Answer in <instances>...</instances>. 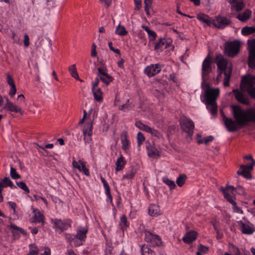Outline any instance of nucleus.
Returning a JSON list of instances; mask_svg holds the SVG:
<instances>
[{"label": "nucleus", "instance_id": "obj_62", "mask_svg": "<svg viewBox=\"0 0 255 255\" xmlns=\"http://www.w3.org/2000/svg\"><path fill=\"white\" fill-rule=\"evenodd\" d=\"M72 165L74 168H77L80 171H81V168L80 164L78 162H77L75 160H73L72 162Z\"/></svg>", "mask_w": 255, "mask_h": 255}, {"label": "nucleus", "instance_id": "obj_31", "mask_svg": "<svg viewBox=\"0 0 255 255\" xmlns=\"http://www.w3.org/2000/svg\"><path fill=\"white\" fill-rule=\"evenodd\" d=\"M240 169L242 170H238L237 172L238 175H242L247 179L251 178V174L250 171L252 169L246 167H240Z\"/></svg>", "mask_w": 255, "mask_h": 255}, {"label": "nucleus", "instance_id": "obj_57", "mask_svg": "<svg viewBox=\"0 0 255 255\" xmlns=\"http://www.w3.org/2000/svg\"><path fill=\"white\" fill-rule=\"evenodd\" d=\"M97 55V53L96 52V45L95 43H93L92 46V50H91V56L94 57H96Z\"/></svg>", "mask_w": 255, "mask_h": 255}, {"label": "nucleus", "instance_id": "obj_54", "mask_svg": "<svg viewBox=\"0 0 255 255\" xmlns=\"http://www.w3.org/2000/svg\"><path fill=\"white\" fill-rule=\"evenodd\" d=\"M16 92L15 85H12L10 86V89L9 92V95L10 97H13Z\"/></svg>", "mask_w": 255, "mask_h": 255}, {"label": "nucleus", "instance_id": "obj_35", "mask_svg": "<svg viewBox=\"0 0 255 255\" xmlns=\"http://www.w3.org/2000/svg\"><path fill=\"white\" fill-rule=\"evenodd\" d=\"M69 71L72 77L75 78L76 80H79L80 82H83V80L79 78V75L77 72L75 64H73L70 66L69 67Z\"/></svg>", "mask_w": 255, "mask_h": 255}, {"label": "nucleus", "instance_id": "obj_21", "mask_svg": "<svg viewBox=\"0 0 255 255\" xmlns=\"http://www.w3.org/2000/svg\"><path fill=\"white\" fill-rule=\"evenodd\" d=\"M197 233L195 231H191L187 233L182 238L183 241L187 244H189L196 239Z\"/></svg>", "mask_w": 255, "mask_h": 255}, {"label": "nucleus", "instance_id": "obj_9", "mask_svg": "<svg viewBox=\"0 0 255 255\" xmlns=\"http://www.w3.org/2000/svg\"><path fill=\"white\" fill-rule=\"evenodd\" d=\"M135 126L139 129L150 133L152 135L158 138L162 137L161 133L157 130L148 127V126L143 124L140 121L135 122Z\"/></svg>", "mask_w": 255, "mask_h": 255}, {"label": "nucleus", "instance_id": "obj_7", "mask_svg": "<svg viewBox=\"0 0 255 255\" xmlns=\"http://www.w3.org/2000/svg\"><path fill=\"white\" fill-rule=\"evenodd\" d=\"M243 221H238V225L240 230L244 234L250 235L255 231L254 225L249 222L245 217L243 218Z\"/></svg>", "mask_w": 255, "mask_h": 255}, {"label": "nucleus", "instance_id": "obj_14", "mask_svg": "<svg viewBox=\"0 0 255 255\" xmlns=\"http://www.w3.org/2000/svg\"><path fill=\"white\" fill-rule=\"evenodd\" d=\"M98 75L100 80L106 85H108L114 80L113 77L108 74L107 70L102 67L98 68Z\"/></svg>", "mask_w": 255, "mask_h": 255}, {"label": "nucleus", "instance_id": "obj_53", "mask_svg": "<svg viewBox=\"0 0 255 255\" xmlns=\"http://www.w3.org/2000/svg\"><path fill=\"white\" fill-rule=\"evenodd\" d=\"M207 106H211V113L212 114V115H214L216 113V112H217V103H213V104H209V105H206Z\"/></svg>", "mask_w": 255, "mask_h": 255}, {"label": "nucleus", "instance_id": "obj_22", "mask_svg": "<svg viewBox=\"0 0 255 255\" xmlns=\"http://www.w3.org/2000/svg\"><path fill=\"white\" fill-rule=\"evenodd\" d=\"M148 155L152 158H155L156 156H160L159 151L154 146L149 145L146 147Z\"/></svg>", "mask_w": 255, "mask_h": 255}, {"label": "nucleus", "instance_id": "obj_6", "mask_svg": "<svg viewBox=\"0 0 255 255\" xmlns=\"http://www.w3.org/2000/svg\"><path fill=\"white\" fill-rule=\"evenodd\" d=\"M51 223L53 224V228L56 232L62 233L67 230L71 226L70 220L62 221L61 219H51Z\"/></svg>", "mask_w": 255, "mask_h": 255}, {"label": "nucleus", "instance_id": "obj_26", "mask_svg": "<svg viewBox=\"0 0 255 255\" xmlns=\"http://www.w3.org/2000/svg\"><path fill=\"white\" fill-rule=\"evenodd\" d=\"M121 141L122 143V149L123 150H126L128 147L129 140L127 137V132L126 131H124L121 134Z\"/></svg>", "mask_w": 255, "mask_h": 255}, {"label": "nucleus", "instance_id": "obj_19", "mask_svg": "<svg viewBox=\"0 0 255 255\" xmlns=\"http://www.w3.org/2000/svg\"><path fill=\"white\" fill-rule=\"evenodd\" d=\"M160 71V65L156 64L147 66L144 70V72L148 77H150L158 73Z\"/></svg>", "mask_w": 255, "mask_h": 255}, {"label": "nucleus", "instance_id": "obj_49", "mask_svg": "<svg viewBox=\"0 0 255 255\" xmlns=\"http://www.w3.org/2000/svg\"><path fill=\"white\" fill-rule=\"evenodd\" d=\"M135 172L133 170H131L129 172L127 173L126 174L123 175V179L129 180L132 179L135 175Z\"/></svg>", "mask_w": 255, "mask_h": 255}, {"label": "nucleus", "instance_id": "obj_38", "mask_svg": "<svg viewBox=\"0 0 255 255\" xmlns=\"http://www.w3.org/2000/svg\"><path fill=\"white\" fill-rule=\"evenodd\" d=\"M10 228L12 230L11 233L12 234L13 236L15 238H18L20 236L19 227L13 224H11L10 225Z\"/></svg>", "mask_w": 255, "mask_h": 255}, {"label": "nucleus", "instance_id": "obj_18", "mask_svg": "<svg viewBox=\"0 0 255 255\" xmlns=\"http://www.w3.org/2000/svg\"><path fill=\"white\" fill-rule=\"evenodd\" d=\"M93 123L92 122L86 123L83 129L84 140L86 142H88L91 140V136L92 134Z\"/></svg>", "mask_w": 255, "mask_h": 255}, {"label": "nucleus", "instance_id": "obj_25", "mask_svg": "<svg viewBox=\"0 0 255 255\" xmlns=\"http://www.w3.org/2000/svg\"><path fill=\"white\" fill-rule=\"evenodd\" d=\"M148 213L150 216H156L160 215V210L158 205L156 204L151 205L148 209Z\"/></svg>", "mask_w": 255, "mask_h": 255}, {"label": "nucleus", "instance_id": "obj_55", "mask_svg": "<svg viewBox=\"0 0 255 255\" xmlns=\"http://www.w3.org/2000/svg\"><path fill=\"white\" fill-rule=\"evenodd\" d=\"M65 237L66 239L69 242H70L72 241H75V235H71L70 234H65Z\"/></svg>", "mask_w": 255, "mask_h": 255}, {"label": "nucleus", "instance_id": "obj_32", "mask_svg": "<svg viewBox=\"0 0 255 255\" xmlns=\"http://www.w3.org/2000/svg\"><path fill=\"white\" fill-rule=\"evenodd\" d=\"M221 191H222L224 194V197L232 204L235 206L236 205V202L234 200V197L233 196L230 195L228 193L227 191H226V189L223 187H221Z\"/></svg>", "mask_w": 255, "mask_h": 255}, {"label": "nucleus", "instance_id": "obj_37", "mask_svg": "<svg viewBox=\"0 0 255 255\" xmlns=\"http://www.w3.org/2000/svg\"><path fill=\"white\" fill-rule=\"evenodd\" d=\"M115 33L120 36H125L127 34L128 31L124 26L119 24L116 28Z\"/></svg>", "mask_w": 255, "mask_h": 255}, {"label": "nucleus", "instance_id": "obj_39", "mask_svg": "<svg viewBox=\"0 0 255 255\" xmlns=\"http://www.w3.org/2000/svg\"><path fill=\"white\" fill-rule=\"evenodd\" d=\"M244 158L247 160H251L252 161V163L250 165H241L240 167H246L249 168L250 169H253V167L255 164V160L253 158V156L251 155H249L248 156H244Z\"/></svg>", "mask_w": 255, "mask_h": 255}, {"label": "nucleus", "instance_id": "obj_12", "mask_svg": "<svg viewBox=\"0 0 255 255\" xmlns=\"http://www.w3.org/2000/svg\"><path fill=\"white\" fill-rule=\"evenodd\" d=\"M255 84V76L248 75L243 77L241 81V87L243 90L247 91L249 88Z\"/></svg>", "mask_w": 255, "mask_h": 255}, {"label": "nucleus", "instance_id": "obj_1", "mask_svg": "<svg viewBox=\"0 0 255 255\" xmlns=\"http://www.w3.org/2000/svg\"><path fill=\"white\" fill-rule=\"evenodd\" d=\"M231 107L235 121L225 116L223 118L229 131L237 130L238 128V125L244 126L250 122L255 123V108H249L244 110L237 105H232Z\"/></svg>", "mask_w": 255, "mask_h": 255}, {"label": "nucleus", "instance_id": "obj_64", "mask_svg": "<svg viewBox=\"0 0 255 255\" xmlns=\"http://www.w3.org/2000/svg\"><path fill=\"white\" fill-rule=\"evenodd\" d=\"M100 80H99V76L98 77H96L95 79V81L93 83V87L92 89H95L98 86Z\"/></svg>", "mask_w": 255, "mask_h": 255}, {"label": "nucleus", "instance_id": "obj_47", "mask_svg": "<svg viewBox=\"0 0 255 255\" xmlns=\"http://www.w3.org/2000/svg\"><path fill=\"white\" fill-rule=\"evenodd\" d=\"M79 162L80 164L81 168V172H83L86 175H87V176L89 175H90L89 171L88 169H87L86 168L85 162L84 161H82L81 160H79Z\"/></svg>", "mask_w": 255, "mask_h": 255}, {"label": "nucleus", "instance_id": "obj_10", "mask_svg": "<svg viewBox=\"0 0 255 255\" xmlns=\"http://www.w3.org/2000/svg\"><path fill=\"white\" fill-rule=\"evenodd\" d=\"M231 20L226 17L218 15L213 20L212 25L219 29H223L227 25L230 24Z\"/></svg>", "mask_w": 255, "mask_h": 255}, {"label": "nucleus", "instance_id": "obj_44", "mask_svg": "<svg viewBox=\"0 0 255 255\" xmlns=\"http://www.w3.org/2000/svg\"><path fill=\"white\" fill-rule=\"evenodd\" d=\"M16 183L20 189L24 191L26 193L30 192L29 188L23 181L16 182Z\"/></svg>", "mask_w": 255, "mask_h": 255}, {"label": "nucleus", "instance_id": "obj_2", "mask_svg": "<svg viewBox=\"0 0 255 255\" xmlns=\"http://www.w3.org/2000/svg\"><path fill=\"white\" fill-rule=\"evenodd\" d=\"M215 62L217 65L218 69L220 70V72L217 77V79H219L221 74L224 73V86L225 87L229 86L232 71V66L229 65L228 60L225 59L221 54L217 55L216 56Z\"/></svg>", "mask_w": 255, "mask_h": 255}, {"label": "nucleus", "instance_id": "obj_52", "mask_svg": "<svg viewBox=\"0 0 255 255\" xmlns=\"http://www.w3.org/2000/svg\"><path fill=\"white\" fill-rule=\"evenodd\" d=\"M198 252H200V253H201V252H202V253H206L208 252L209 251V248L208 247H206V246H203L202 245H200L198 247Z\"/></svg>", "mask_w": 255, "mask_h": 255}, {"label": "nucleus", "instance_id": "obj_5", "mask_svg": "<svg viewBox=\"0 0 255 255\" xmlns=\"http://www.w3.org/2000/svg\"><path fill=\"white\" fill-rule=\"evenodd\" d=\"M240 44L238 41L227 42L225 45V52L229 56L234 57L240 51Z\"/></svg>", "mask_w": 255, "mask_h": 255}, {"label": "nucleus", "instance_id": "obj_13", "mask_svg": "<svg viewBox=\"0 0 255 255\" xmlns=\"http://www.w3.org/2000/svg\"><path fill=\"white\" fill-rule=\"evenodd\" d=\"M211 58L208 55L204 60L202 65V76L203 79L207 76L212 71Z\"/></svg>", "mask_w": 255, "mask_h": 255}, {"label": "nucleus", "instance_id": "obj_46", "mask_svg": "<svg viewBox=\"0 0 255 255\" xmlns=\"http://www.w3.org/2000/svg\"><path fill=\"white\" fill-rule=\"evenodd\" d=\"M10 175L14 179H19L21 177L20 175L16 172L15 169L12 166L10 169Z\"/></svg>", "mask_w": 255, "mask_h": 255}, {"label": "nucleus", "instance_id": "obj_63", "mask_svg": "<svg viewBox=\"0 0 255 255\" xmlns=\"http://www.w3.org/2000/svg\"><path fill=\"white\" fill-rule=\"evenodd\" d=\"M135 5V9L138 10L141 7V0H134Z\"/></svg>", "mask_w": 255, "mask_h": 255}, {"label": "nucleus", "instance_id": "obj_20", "mask_svg": "<svg viewBox=\"0 0 255 255\" xmlns=\"http://www.w3.org/2000/svg\"><path fill=\"white\" fill-rule=\"evenodd\" d=\"M51 41L48 38H45L42 39L39 45L37 46V48H40L43 51L50 50L51 49Z\"/></svg>", "mask_w": 255, "mask_h": 255}, {"label": "nucleus", "instance_id": "obj_11", "mask_svg": "<svg viewBox=\"0 0 255 255\" xmlns=\"http://www.w3.org/2000/svg\"><path fill=\"white\" fill-rule=\"evenodd\" d=\"M145 241L149 243L153 247L159 246L162 242L159 236L151 234L149 232H145L144 236Z\"/></svg>", "mask_w": 255, "mask_h": 255}, {"label": "nucleus", "instance_id": "obj_40", "mask_svg": "<svg viewBox=\"0 0 255 255\" xmlns=\"http://www.w3.org/2000/svg\"><path fill=\"white\" fill-rule=\"evenodd\" d=\"M142 27L147 32L148 35L149 36V39L150 40H154L155 39L156 34L154 31L150 29L146 26L142 25Z\"/></svg>", "mask_w": 255, "mask_h": 255}, {"label": "nucleus", "instance_id": "obj_42", "mask_svg": "<svg viewBox=\"0 0 255 255\" xmlns=\"http://www.w3.org/2000/svg\"><path fill=\"white\" fill-rule=\"evenodd\" d=\"M120 226L123 231L128 226V224L127 219L125 215H122L120 218Z\"/></svg>", "mask_w": 255, "mask_h": 255}, {"label": "nucleus", "instance_id": "obj_41", "mask_svg": "<svg viewBox=\"0 0 255 255\" xmlns=\"http://www.w3.org/2000/svg\"><path fill=\"white\" fill-rule=\"evenodd\" d=\"M142 255H155V253L148 246L143 245L141 249Z\"/></svg>", "mask_w": 255, "mask_h": 255}, {"label": "nucleus", "instance_id": "obj_28", "mask_svg": "<svg viewBox=\"0 0 255 255\" xmlns=\"http://www.w3.org/2000/svg\"><path fill=\"white\" fill-rule=\"evenodd\" d=\"M232 4V9L239 11L241 10L244 7V4L243 2L237 1L236 0H232L230 1Z\"/></svg>", "mask_w": 255, "mask_h": 255}, {"label": "nucleus", "instance_id": "obj_30", "mask_svg": "<svg viewBox=\"0 0 255 255\" xmlns=\"http://www.w3.org/2000/svg\"><path fill=\"white\" fill-rule=\"evenodd\" d=\"M94 98L97 102H101L103 101V93L100 88L92 89Z\"/></svg>", "mask_w": 255, "mask_h": 255}, {"label": "nucleus", "instance_id": "obj_15", "mask_svg": "<svg viewBox=\"0 0 255 255\" xmlns=\"http://www.w3.org/2000/svg\"><path fill=\"white\" fill-rule=\"evenodd\" d=\"M87 232L88 229L87 228H83L78 230V233L75 235V241L74 243L76 246H80L83 245V243L86 237Z\"/></svg>", "mask_w": 255, "mask_h": 255}, {"label": "nucleus", "instance_id": "obj_60", "mask_svg": "<svg viewBox=\"0 0 255 255\" xmlns=\"http://www.w3.org/2000/svg\"><path fill=\"white\" fill-rule=\"evenodd\" d=\"M6 81L10 86L15 85L12 78L8 74L6 76Z\"/></svg>", "mask_w": 255, "mask_h": 255}, {"label": "nucleus", "instance_id": "obj_51", "mask_svg": "<svg viewBox=\"0 0 255 255\" xmlns=\"http://www.w3.org/2000/svg\"><path fill=\"white\" fill-rule=\"evenodd\" d=\"M214 139V137L212 135L208 136L205 137L203 140H199L198 141L199 143H202L204 142L206 144H208L209 142L212 141Z\"/></svg>", "mask_w": 255, "mask_h": 255}, {"label": "nucleus", "instance_id": "obj_58", "mask_svg": "<svg viewBox=\"0 0 255 255\" xmlns=\"http://www.w3.org/2000/svg\"><path fill=\"white\" fill-rule=\"evenodd\" d=\"M247 91L251 97L255 99V88H249L247 89Z\"/></svg>", "mask_w": 255, "mask_h": 255}, {"label": "nucleus", "instance_id": "obj_34", "mask_svg": "<svg viewBox=\"0 0 255 255\" xmlns=\"http://www.w3.org/2000/svg\"><path fill=\"white\" fill-rule=\"evenodd\" d=\"M126 164V161L122 155L119 157L116 163L117 171L122 170Z\"/></svg>", "mask_w": 255, "mask_h": 255}, {"label": "nucleus", "instance_id": "obj_3", "mask_svg": "<svg viewBox=\"0 0 255 255\" xmlns=\"http://www.w3.org/2000/svg\"><path fill=\"white\" fill-rule=\"evenodd\" d=\"M180 125L182 131L187 133L189 136H192L195 126L191 120L182 115L180 117Z\"/></svg>", "mask_w": 255, "mask_h": 255}, {"label": "nucleus", "instance_id": "obj_33", "mask_svg": "<svg viewBox=\"0 0 255 255\" xmlns=\"http://www.w3.org/2000/svg\"><path fill=\"white\" fill-rule=\"evenodd\" d=\"M197 18L200 21L207 23L209 26L212 25L213 20H211L210 17L207 15L204 14L198 15Z\"/></svg>", "mask_w": 255, "mask_h": 255}, {"label": "nucleus", "instance_id": "obj_45", "mask_svg": "<svg viewBox=\"0 0 255 255\" xmlns=\"http://www.w3.org/2000/svg\"><path fill=\"white\" fill-rule=\"evenodd\" d=\"M165 46V47H167L166 44L164 39H160L155 45L154 49L157 50L162 48L163 46Z\"/></svg>", "mask_w": 255, "mask_h": 255}, {"label": "nucleus", "instance_id": "obj_61", "mask_svg": "<svg viewBox=\"0 0 255 255\" xmlns=\"http://www.w3.org/2000/svg\"><path fill=\"white\" fill-rule=\"evenodd\" d=\"M129 100H128L127 101V103L125 104H123L119 107V110H125L126 109H128L129 107Z\"/></svg>", "mask_w": 255, "mask_h": 255}, {"label": "nucleus", "instance_id": "obj_48", "mask_svg": "<svg viewBox=\"0 0 255 255\" xmlns=\"http://www.w3.org/2000/svg\"><path fill=\"white\" fill-rule=\"evenodd\" d=\"M163 182L167 184L170 189H174L176 187V185L174 182L172 180H170L167 177H164L163 178Z\"/></svg>", "mask_w": 255, "mask_h": 255}, {"label": "nucleus", "instance_id": "obj_8", "mask_svg": "<svg viewBox=\"0 0 255 255\" xmlns=\"http://www.w3.org/2000/svg\"><path fill=\"white\" fill-rule=\"evenodd\" d=\"M248 44L249 48L248 65L251 68H255V39L248 40Z\"/></svg>", "mask_w": 255, "mask_h": 255}, {"label": "nucleus", "instance_id": "obj_29", "mask_svg": "<svg viewBox=\"0 0 255 255\" xmlns=\"http://www.w3.org/2000/svg\"><path fill=\"white\" fill-rule=\"evenodd\" d=\"M101 179L104 184V186L106 191V194L108 197V200H109L110 201V202L112 203V197L110 193V186L108 185V183L107 182V181L103 177H101Z\"/></svg>", "mask_w": 255, "mask_h": 255}, {"label": "nucleus", "instance_id": "obj_4", "mask_svg": "<svg viewBox=\"0 0 255 255\" xmlns=\"http://www.w3.org/2000/svg\"><path fill=\"white\" fill-rule=\"evenodd\" d=\"M219 89L211 88L208 85H207L204 95L206 105L216 103V99L219 96Z\"/></svg>", "mask_w": 255, "mask_h": 255}, {"label": "nucleus", "instance_id": "obj_50", "mask_svg": "<svg viewBox=\"0 0 255 255\" xmlns=\"http://www.w3.org/2000/svg\"><path fill=\"white\" fill-rule=\"evenodd\" d=\"M137 139L138 145L139 146L141 143L145 140L144 136L141 132H138L137 133Z\"/></svg>", "mask_w": 255, "mask_h": 255}, {"label": "nucleus", "instance_id": "obj_43", "mask_svg": "<svg viewBox=\"0 0 255 255\" xmlns=\"http://www.w3.org/2000/svg\"><path fill=\"white\" fill-rule=\"evenodd\" d=\"M187 176L185 174H180L176 180V183L178 186L181 187L184 184Z\"/></svg>", "mask_w": 255, "mask_h": 255}, {"label": "nucleus", "instance_id": "obj_24", "mask_svg": "<svg viewBox=\"0 0 255 255\" xmlns=\"http://www.w3.org/2000/svg\"><path fill=\"white\" fill-rule=\"evenodd\" d=\"M9 186L11 188H16V187L13 185L9 178L5 177L3 178L1 182H0V194L2 192V188L3 187Z\"/></svg>", "mask_w": 255, "mask_h": 255}, {"label": "nucleus", "instance_id": "obj_16", "mask_svg": "<svg viewBox=\"0 0 255 255\" xmlns=\"http://www.w3.org/2000/svg\"><path fill=\"white\" fill-rule=\"evenodd\" d=\"M4 108L7 111L11 112H14L15 113H19L21 115L24 114V111L22 110L21 108L10 101L8 98H6V103L4 105Z\"/></svg>", "mask_w": 255, "mask_h": 255}, {"label": "nucleus", "instance_id": "obj_23", "mask_svg": "<svg viewBox=\"0 0 255 255\" xmlns=\"http://www.w3.org/2000/svg\"><path fill=\"white\" fill-rule=\"evenodd\" d=\"M251 14L250 10L246 9L244 12L240 13L237 16V18L242 22H245L250 18Z\"/></svg>", "mask_w": 255, "mask_h": 255}, {"label": "nucleus", "instance_id": "obj_36", "mask_svg": "<svg viewBox=\"0 0 255 255\" xmlns=\"http://www.w3.org/2000/svg\"><path fill=\"white\" fill-rule=\"evenodd\" d=\"M241 33L244 35H249L253 33H255V26H245L241 30Z\"/></svg>", "mask_w": 255, "mask_h": 255}, {"label": "nucleus", "instance_id": "obj_59", "mask_svg": "<svg viewBox=\"0 0 255 255\" xmlns=\"http://www.w3.org/2000/svg\"><path fill=\"white\" fill-rule=\"evenodd\" d=\"M236 189L237 193H238L239 194L244 195L245 193L244 188L241 186H240V185L238 186L236 188Z\"/></svg>", "mask_w": 255, "mask_h": 255}, {"label": "nucleus", "instance_id": "obj_27", "mask_svg": "<svg viewBox=\"0 0 255 255\" xmlns=\"http://www.w3.org/2000/svg\"><path fill=\"white\" fill-rule=\"evenodd\" d=\"M34 214L33 217V222L36 223H43L44 217L42 214L37 209H33Z\"/></svg>", "mask_w": 255, "mask_h": 255}, {"label": "nucleus", "instance_id": "obj_17", "mask_svg": "<svg viewBox=\"0 0 255 255\" xmlns=\"http://www.w3.org/2000/svg\"><path fill=\"white\" fill-rule=\"evenodd\" d=\"M233 93L235 95L236 99L240 103L246 105H250V101L247 96L239 90H233Z\"/></svg>", "mask_w": 255, "mask_h": 255}, {"label": "nucleus", "instance_id": "obj_56", "mask_svg": "<svg viewBox=\"0 0 255 255\" xmlns=\"http://www.w3.org/2000/svg\"><path fill=\"white\" fill-rule=\"evenodd\" d=\"M108 45L109 46V48L110 49V50L112 51H113L114 52H115V53L116 54H118L119 55H120L121 53H120V51L119 49H115L113 46V43L112 42H109L108 43Z\"/></svg>", "mask_w": 255, "mask_h": 255}]
</instances>
